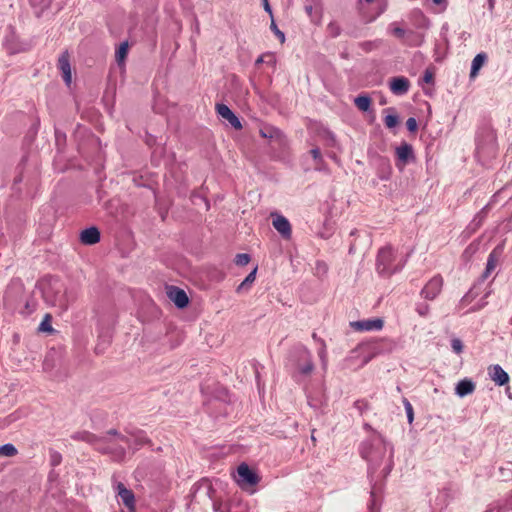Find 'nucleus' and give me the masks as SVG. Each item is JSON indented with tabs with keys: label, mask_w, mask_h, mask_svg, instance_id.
<instances>
[{
	"label": "nucleus",
	"mask_w": 512,
	"mask_h": 512,
	"mask_svg": "<svg viewBox=\"0 0 512 512\" xmlns=\"http://www.w3.org/2000/svg\"><path fill=\"white\" fill-rule=\"evenodd\" d=\"M72 438L90 443L98 451L112 454L116 459H121L124 456L126 448L137 449L138 446L146 443L143 436H137L132 442L131 438L120 435L116 430L108 431L104 437H98L90 432L83 431L75 433Z\"/></svg>",
	"instance_id": "1"
},
{
	"label": "nucleus",
	"mask_w": 512,
	"mask_h": 512,
	"mask_svg": "<svg viewBox=\"0 0 512 512\" xmlns=\"http://www.w3.org/2000/svg\"><path fill=\"white\" fill-rule=\"evenodd\" d=\"M45 301L61 311L68 309L75 300V296L68 292L67 288L59 281H54L43 291Z\"/></svg>",
	"instance_id": "2"
},
{
	"label": "nucleus",
	"mask_w": 512,
	"mask_h": 512,
	"mask_svg": "<svg viewBox=\"0 0 512 512\" xmlns=\"http://www.w3.org/2000/svg\"><path fill=\"white\" fill-rule=\"evenodd\" d=\"M404 262L397 259L395 250L391 245L379 249L376 258V270L382 276H391L401 270Z\"/></svg>",
	"instance_id": "3"
},
{
	"label": "nucleus",
	"mask_w": 512,
	"mask_h": 512,
	"mask_svg": "<svg viewBox=\"0 0 512 512\" xmlns=\"http://www.w3.org/2000/svg\"><path fill=\"white\" fill-rule=\"evenodd\" d=\"M290 362L295 372L301 375H309L314 369L312 354L303 345H297L293 348Z\"/></svg>",
	"instance_id": "4"
},
{
	"label": "nucleus",
	"mask_w": 512,
	"mask_h": 512,
	"mask_svg": "<svg viewBox=\"0 0 512 512\" xmlns=\"http://www.w3.org/2000/svg\"><path fill=\"white\" fill-rule=\"evenodd\" d=\"M387 453H389L387 469L388 473L391 469L393 447H388L386 442H384L382 439H378L377 443L374 444L369 451H367L365 448L361 450L363 458L367 459L374 467H378L382 463Z\"/></svg>",
	"instance_id": "5"
},
{
	"label": "nucleus",
	"mask_w": 512,
	"mask_h": 512,
	"mask_svg": "<svg viewBox=\"0 0 512 512\" xmlns=\"http://www.w3.org/2000/svg\"><path fill=\"white\" fill-rule=\"evenodd\" d=\"M389 31L396 38L404 41L405 44L410 46H418L422 43L423 37L418 35L414 31H406L405 29L396 25V23H392L389 26Z\"/></svg>",
	"instance_id": "6"
},
{
	"label": "nucleus",
	"mask_w": 512,
	"mask_h": 512,
	"mask_svg": "<svg viewBox=\"0 0 512 512\" xmlns=\"http://www.w3.org/2000/svg\"><path fill=\"white\" fill-rule=\"evenodd\" d=\"M443 277L441 275L433 276L422 288L421 296L426 300H434L442 291Z\"/></svg>",
	"instance_id": "7"
},
{
	"label": "nucleus",
	"mask_w": 512,
	"mask_h": 512,
	"mask_svg": "<svg viewBox=\"0 0 512 512\" xmlns=\"http://www.w3.org/2000/svg\"><path fill=\"white\" fill-rule=\"evenodd\" d=\"M114 490L119 497L120 501L130 511L135 509V496L131 489H128L122 482H115Z\"/></svg>",
	"instance_id": "8"
},
{
	"label": "nucleus",
	"mask_w": 512,
	"mask_h": 512,
	"mask_svg": "<svg viewBox=\"0 0 512 512\" xmlns=\"http://www.w3.org/2000/svg\"><path fill=\"white\" fill-rule=\"evenodd\" d=\"M383 326L384 321L382 318H371L350 322V327L358 332L379 331Z\"/></svg>",
	"instance_id": "9"
},
{
	"label": "nucleus",
	"mask_w": 512,
	"mask_h": 512,
	"mask_svg": "<svg viewBox=\"0 0 512 512\" xmlns=\"http://www.w3.org/2000/svg\"><path fill=\"white\" fill-rule=\"evenodd\" d=\"M272 225L284 239H290L292 229L288 219L278 213H271Z\"/></svg>",
	"instance_id": "10"
},
{
	"label": "nucleus",
	"mask_w": 512,
	"mask_h": 512,
	"mask_svg": "<svg viewBox=\"0 0 512 512\" xmlns=\"http://www.w3.org/2000/svg\"><path fill=\"white\" fill-rule=\"evenodd\" d=\"M237 473H238V483L241 486H244V485L253 486L259 482L258 476L245 463H242L238 466Z\"/></svg>",
	"instance_id": "11"
},
{
	"label": "nucleus",
	"mask_w": 512,
	"mask_h": 512,
	"mask_svg": "<svg viewBox=\"0 0 512 512\" xmlns=\"http://www.w3.org/2000/svg\"><path fill=\"white\" fill-rule=\"evenodd\" d=\"M57 67L61 72V76L65 84L70 86L72 83V69L70 64V55L67 51L63 52L59 56Z\"/></svg>",
	"instance_id": "12"
},
{
	"label": "nucleus",
	"mask_w": 512,
	"mask_h": 512,
	"mask_svg": "<svg viewBox=\"0 0 512 512\" xmlns=\"http://www.w3.org/2000/svg\"><path fill=\"white\" fill-rule=\"evenodd\" d=\"M310 129L316 134L320 141L327 147H336L337 141L335 135L320 124H313Z\"/></svg>",
	"instance_id": "13"
},
{
	"label": "nucleus",
	"mask_w": 512,
	"mask_h": 512,
	"mask_svg": "<svg viewBox=\"0 0 512 512\" xmlns=\"http://www.w3.org/2000/svg\"><path fill=\"white\" fill-rule=\"evenodd\" d=\"M168 298L176 305V307L183 309L188 303L189 299L186 292L176 286H169L167 288Z\"/></svg>",
	"instance_id": "14"
},
{
	"label": "nucleus",
	"mask_w": 512,
	"mask_h": 512,
	"mask_svg": "<svg viewBox=\"0 0 512 512\" xmlns=\"http://www.w3.org/2000/svg\"><path fill=\"white\" fill-rule=\"evenodd\" d=\"M216 110L219 116L226 120L234 129L239 130L242 124L234 112L225 104H217Z\"/></svg>",
	"instance_id": "15"
},
{
	"label": "nucleus",
	"mask_w": 512,
	"mask_h": 512,
	"mask_svg": "<svg viewBox=\"0 0 512 512\" xmlns=\"http://www.w3.org/2000/svg\"><path fill=\"white\" fill-rule=\"evenodd\" d=\"M488 374L491 380L498 386H503L509 382L508 373L498 364L489 366Z\"/></svg>",
	"instance_id": "16"
},
{
	"label": "nucleus",
	"mask_w": 512,
	"mask_h": 512,
	"mask_svg": "<svg viewBox=\"0 0 512 512\" xmlns=\"http://www.w3.org/2000/svg\"><path fill=\"white\" fill-rule=\"evenodd\" d=\"M410 82L405 77H394L389 81V87L393 94L401 95L408 92Z\"/></svg>",
	"instance_id": "17"
},
{
	"label": "nucleus",
	"mask_w": 512,
	"mask_h": 512,
	"mask_svg": "<svg viewBox=\"0 0 512 512\" xmlns=\"http://www.w3.org/2000/svg\"><path fill=\"white\" fill-rule=\"evenodd\" d=\"M260 135L263 138L272 139L278 142L279 145H283L286 142V139L282 132L272 126H265L260 129Z\"/></svg>",
	"instance_id": "18"
},
{
	"label": "nucleus",
	"mask_w": 512,
	"mask_h": 512,
	"mask_svg": "<svg viewBox=\"0 0 512 512\" xmlns=\"http://www.w3.org/2000/svg\"><path fill=\"white\" fill-rule=\"evenodd\" d=\"M80 240L85 245L96 244L100 241V232L96 227L86 228L81 232Z\"/></svg>",
	"instance_id": "19"
},
{
	"label": "nucleus",
	"mask_w": 512,
	"mask_h": 512,
	"mask_svg": "<svg viewBox=\"0 0 512 512\" xmlns=\"http://www.w3.org/2000/svg\"><path fill=\"white\" fill-rule=\"evenodd\" d=\"M475 387V383L472 380L465 378L457 383L455 387V393L459 397H465L469 394H472L475 390Z\"/></svg>",
	"instance_id": "20"
},
{
	"label": "nucleus",
	"mask_w": 512,
	"mask_h": 512,
	"mask_svg": "<svg viewBox=\"0 0 512 512\" xmlns=\"http://www.w3.org/2000/svg\"><path fill=\"white\" fill-rule=\"evenodd\" d=\"M396 155L398 159L403 163L408 162V160L413 157L412 146L407 143H403L396 148Z\"/></svg>",
	"instance_id": "21"
},
{
	"label": "nucleus",
	"mask_w": 512,
	"mask_h": 512,
	"mask_svg": "<svg viewBox=\"0 0 512 512\" xmlns=\"http://www.w3.org/2000/svg\"><path fill=\"white\" fill-rule=\"evenodd\" d=\"M486 59H487V56L485 53H479L474 57V59L472 60V64H471V71H470L471 78H474L477 76L479 70L484 65Z\"/></svg>",
	"instance_id": "22"
},
{
	"label": "nucleus",
	"mask_w": 512,
	"mask_h": 512,
	"mask_svg": "<svg viewBox=\"0 0 512 512\" xmlns=\"http://www.w3.org/2000/svg\"><path fill=\"white\" fill-rule=\"evenodd\" d=\"M128 49H129L128 43L123 42L120 44V46L116 50L115 58H116V62L119 66L124 65L127 54H128Z\"/></svg>",
	"instance_id": "23"
},
{
	"label": "nucleus",
	"mask_w": 512,
	"mask_h": 512,
	"mask_svg": "<svg viewBox=\"0 0 512 512\" xmlns=\"http://www.w3.org/2000/svg\"><path fill=\"white\" fill-rule=\"evenodd\" d=\"M496 266H497L496 250H493L488 256L486 268H485V271H484L482 277L484 279L487 278L491 274V272L496 268Z\"/></svg>",
	"instance_id": "24"
},
{
	"label": "nucleus",
	"mask_w": 512,
	"mask_h": 512,
	"mask_svg": "<svg viewBox=\"0 0 512 512\" xmlns=\"http://www.w3.org/2000/svg\"><path fill=\"white\" fill-rule=\"evenodd\" d=\"M256 272L257 268L253 269L246 278L241 282V284L237 287V292H241L243 290L249 289L250 285L255 281L256 279Z\"/></svg>",
	"instance_id": "25"
},
{
	"label": "nucleus",
	"mask_w": 512,
	"mask_h": 512,
	"mask_svg": "<svg viewBox=\"0 0 512 512\" xmlns=\"http://www.w3.org/2000/svg\"><path fill=\"white\" fill-rule=\"evenodd\" d=\"M261 63H265L269 66H274L276 64V57L273 53L262 54L260 57H258L255 64L259 65Z\"/></svg>",
	"instance_id": "26"
},
{
	"label": "nucleus",
	"mask_w": 512,
	"mask_h": 512,
	"mask_svg": "<svg viewBox=\"0 0 512 512\" xmlns=\"http://www.w3.org/2000/svg\"><path fill=\"white\" fill-rule=\"evenodd\" d=\"M17 454V449L13 444H4L0 446V456L13 457Z\"/></svg>",
	"instance_id": "27"
},
{
	"label": "nucleus",
	"mask_w": 512,
	"mask_h": 512,
	"mask_svg": "<svg viewBox=\"0 0 512 512\" xmlns=\"http://www.w3.org/2000/svg\"><path fill=\"white\" fill-rule=\"evenodd\" d=\"M319 343L321 345V348L319 349L318 351V356L321 360V363H322V367L324 369H326L327 367V362H328V359H327V350H326V344H325V341L323 339H320L319 340Z\"/></svg>",
	"instance_id": "28"
},
{
	"label": "nucleus",
	"mask_w": 512,
	"mask_h": 512,
	"mask_svg": "<svg viewBox=\"0 0 512 512\" xmlns=\"http://www.w3.org/2000/svg\"><path fill=\"white\" fill-rule=\"evenodd\" d=\"M355 105L361 111H367L371 105V98H354Z\"/></svg>",
	"instance_id": "29"
},
{
	"label": "nucleus",
	"mask_w": 512,
	"mask_h": 512,
	"mask_svg": "<svg viewBox=\"0 0 512 512\" xmlns=\"http://www.w3.org/2000/svg\"><path fill=\"white\" fill-rule=\"evenodd\" d=\"M399 119L396 114H387L384 118V123L387 128H395L398 125Z\"/></svg>",
	"instance_id": "30"
},
{
	"label": "nucleus",
	"mask_w": 512,
	"mask_h": 512,
	"mask_svg": "<svg viewBox=\"0 0 512 512\" xmlns=\"http://www.w3.org/2000/svg\"><path fill=\"white\" fill-rule=\"evenodd\" d=\"M404 408L406 411L408 422L411 424L414 420V412L411 403L405 398L403 400Z\"/></svg>",
	"instance_id": "31"
},
{
	"label": "nucleus",
	"mask_w": 512,
	"mask_h": 512,
	"mask_svg": "<svg viewBox=\"0 0 512 512\" xmlns=\"http://www.w3.org/2000/svg\"><path fill=\"white\" fill-rule=\"evenodd\" d=\"M250 262V256L246 253L237 254L235 257V263L238 266H245Z\"/></svg>",
	"instance_id": "32"
},
{
	"label": "nucleus",
	"mask_w": 512,
	"mask_h": 512,
	"mask_svg": "<svg viewBox=\"0 0 512 512\" xmlns=\"http://www.w3.org/2000/svg\"><path fill=\"white\" fill-rule=\"evenodd\" d=\"M451 347L456 354H461L463 352V343L459 338H453L451 340Z\"/></svg>",
	"instance_id": "33"
},
{
	"label": "nucleus",
	"mask_w": 512,
	"mask_h": 512,
	"mask_svg": "<svg viewBox=\"0 0 512 512\" xmlns=\"http://www.w3.org/2000/svg\"><path fill=\"white\" fill-rule=\"evenodd\" d=\"M327 31L332 37H337L340 34V26L336 22H330Z\"/></svg>",
	"instance_id": "34"
},
{
	"label": "nucleus",
	"mask_w": 512,
	"mask_h": 512,
	"mask_svg": "<svg viewBox=\"0 0 512 512\" xmlns=\"http://www.w3.org/2000/svg\"><path fill=\"white\" fill-rule=\"evenodd\" d=\"M270 28L274 32V34L278 37L280 42L283 43L285 41V35H284V33L281 30H279V28L277 27V25H276V23L274 22L273 19H272Z\"/></svg>",
	"instance_id": "35"
},
{
	"label": "nucleus",
	"mask_w": 512,
	"mask_h": 512,
	"mask_svg": "<svg viewBox=\"0 0 512 512\" xmlns=\"http://www.w3.org/2000/svg\"><path fill=\"white\" fill-rule=\"evenodd\" d=\"M429 309H430V308H429V305H428V304H426V303H420V304H418V305H417V307H416V311H417V313H418L420 316H422V317H425V316H427V315H428V313H429Z\"/></svg>",
	"instance_id": "36"
},
{
	"label": "nucleus",
	"mask_w": 512,
	"mask_h": 512,
	"mask_svg": "<svg viewBox=\"0 0 512 512\" xmlns=\"http://www.w3.org/2000/svg\"><path fill=\"white\" fill-rule=\"evenodd\" d=\"M197 491H203L205 495L211 497L212 487L208 482H203L197 487Z\"/></svg>",
	"instance_id": "37"
},
{
	"label": "nucleus",
	"mask_w": 512,
	"mask_h": 512,
	"mask_svg": "<svg viewBox=\"0 0 512 512\" xmlns=\"http://www.w3.org/2000/svg\"><path fill=\"white\" fill-rule=\"evenodd\" d=\"M49 319H50V316L46 315L45 319L41 322V324L39 326L40 331H49L50 332L53 330L51 325L49 324Z\"/></svg>",
	"instance_id": "38"
},
{
	"label": "nucleus",
	"mask_w": 512,
	"mask_h": 512,
	"mask_svg": "<svg viewBox=\"0 0 512 512\" xmlns=\"http://www.w3.org/2000/svg\"><path fill=\"white\" fill-rule=\"evenodd\" d=\"M406 126L410 132H415L418 128L416 119L413 117L408 118L406 121Z\"/></svg>",
	"instance_id": "39"
},
{
	"label": "nucleus",
	"mask_w": 512,
	"mask_h": 512,
	"mask_svg": "<svg viewBox=\"0 0 512 512\" xmlns=\"http://www.w3.org/2000/svg\"><path fill=\"white\" fill-rule=\"evenodd\" d=\"M313 159L317 162H321L322 161V156H321V152H320V149L319 148H313L311 151H310Z\"/></svg>",
	"instance_id": "40"
},
{
	"label": "nucleus",
	"mask_w": 512,
	"mask_h": 512,
	"mask_svg": "<svg viewBox=\"0 0 512 512\" xmlns=\"http://www.w3.org/2000/svg\"><path fill=\"white\" fill-rule=\"evenodd\" d=\"M371 497H372V500H371V503L369 505V511L368 512H379V507L377 506L376 504V501H375V496H374V492H371Z\"/></svg>",
	"instance_id": "41"
},
{
	"label": "nucleus",
	"mask_w": 512,
	"mask_h": 512,
	"mask_svg": "<svg viewBox=\"0 0 512 512\" xmlns=\"http://www.w3.org/2000/svg\"><path fill=\"white\" fill-rule=\"evenodd\" d=\"M361 46L365 51H370L375 46V42H364Z\"/></svg>",
	"instance_id": "42"
},
{
	"label": "nucleus",
	"mask_w": 512,
	"mask_h": 512,
	"mask_svg": "<svg viewBox=\"0 0 512 512\" xmlns=\"http://www.w3.org/2000/svg\"><path fill=\"white\" fill-rule=\"evenodd\" d=\"M433 79V75L432 73H430L429 71H426L425 74H424V77H423V80L425 83H430Z\"/></svg>",
	"instance_id": "43"
},
{
	"label": "nucleus",
	"mask_w": 512,
	"mask_h": 512,
	"mask_svg": "<svg viewBox=\"0 0 512 512\" xmlns=\"http://www.w3.org/2000/svg\"><path fill=\"white\" fill-rule=\"evenodd\" d=\"M264 1H265V4H264L265 10L272 16V10L270 8V5L268 4L267 0H264Z\"/></svg>",
	"instance_id": "44"
},
{
	"label": "nucleus",
	"mask_w": 512,
	"mask_h": 512,
	"mask_svg": "<svg viewBox=\"0 0 512 512\" xmlns=\"http://www.w3.org/2000/svg\"><path fill=\"white\" fill-rule=\"evenodd\" d=\"M53 464L56 465L60 462V455L59 454H56L53 456Z\"/></svg>",
	"instance_id": "45"
},
{
	"label": "nucleus",
	"mask_w": 512,
	"mask_h": 512,
	"mask_svg": "<svg viewBox=\"0 0 512 512\" xmlns=\"http://www.w3.org/2000/svg\"><path fill=\"white\" fill-rule=\"evenodd\" d=\"M312 338H313L315 341H317V342H319V340L321 339V338H318V337H317V334H316V333H313V334H312Z\"/></svg>",
	"instance_id": "46"
},
{
	"label": "nucleus",
	"mask_w": 512,
	"mask_h": 512,
	"mask_svg": "<svg viewBox=\"0 0 512 512\" xmlns=\"http://www.w3.org/2000/svg\"><path fill=\"white\" fill-rule=\"evenodd\" d=\"M433 3L437 4V5H440L444 2V0H432Z\"/></svg>",
	"instance_id": "47"
},
{
	"label": "nucleus",
	"mask_w": 512,
	"mask_h": 512,
	"mask_svg": "<svg viewBox=\"0 0 512 512\" xmlns=\"http://www.w3.org/2000/svg\"><path fill=\"white\" fill-rule=\"evenodd\" d=\"M366 3H371L373 2L374 0H364Z\"/></svg>",
	"instance_id": "48"
},
{
	"label": "nucleus",
	"mask_w": 512,
	"mask_h": 512,
	"mask_svg": "<svg viewBox=\"0 0 512 512\" xmlns=\"http://www.w3.org/2000/svg\"><path fill=\"white\" fill-rule=\"evenodd\" d=\"M380 104H381V105H385V104H386V101H384V100H383V101H381V102H380Z\"/></svg>",
	"instance_id": "49"
},
{
	"label": "nucleus",
	"mask_w": 512,
	"mask_h": 512,
	"mask_svg": "<svg viewBox=\"0 0 512 512\" xmlns=\"http://www.w3.org/2000/svg\"><path fill=\"white\" fill-rule=\"evenodd\" d=\"M358 96L362 97V96H368V95L367 94H359Z\"/></svg>",
	"instance_id": "50"
}]
</instances>
